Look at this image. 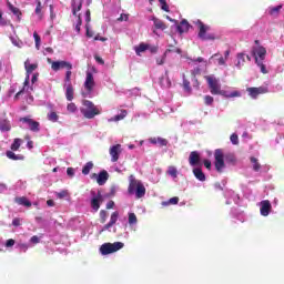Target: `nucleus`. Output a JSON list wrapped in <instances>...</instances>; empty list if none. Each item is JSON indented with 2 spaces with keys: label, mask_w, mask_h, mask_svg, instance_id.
Wrapping results in <instances>:
<instances>
[{
  "label": "nucleus",
  "mask_w": 284,
  "mask_h": 284,
  "mask_svg": "<svg viewBox=\"0 0 284 284\" xmlns=\"http://www.w3.org/2000/svg\"><path fill=\"white\" fill-rule=\"evenodd\" d=\"M55 196L57 199H65V196H68V191L67 190L60 191L55 193Z\"/></svg>",
  "instance_id": "obj_59"
},
{
  "label": "nucleus",
  "mask_w": 284,
  "mask_h": 284,
  "mask_svg": "<svg viewBox=\"0 0 284 284\" xmlns=\"http://www.w3.org/2000/svg\"><path fill=\"white\" fill-rule=\"evenodd\" d=\"M149 142L152 143V145H159V148H165V145H168V140L163 138H151Z\"/></svg>",
  "instance_id": "obj_27"
},
{
  "label": "nucleus",
  "mask_w": 284,
  "mask_h": 284,
  "mask_svg": "<svg viewBox=\"0 0 284 284\" xmlns=\"http://www.w3.org/2000/svg\"><path fill=\"white\" fill-rule=\"evenodd\" d=\"M48 121H51V123H57L59 121V114L57 112L52 111L48 113L47 115Z\"/></svg>",
  "instance_id": "obj_42"
},
{
  "label": "nucleus",
  "mask_w": 284,
  "mask_h": 284,
  "mask_svg": "<svg viewBox=\"0 0 284 284\" xmlns=\"http://www.w3.org/2000/svg\"><path fill=\"white\" fill-rule=\"evenodd\" d=\"M41 242V240L39 239V236H37V235H33L31 239H30V243L32 244V245H37L38 243H40Z\"/></svg>",
  "instance_id": "obj_63"
},
{
  "label": "nucleus",
  "mask_w": 284,
  "mask_h": 284,
  "mask_svg": "<svg viewBox=\"0 0 284 284\" xmlns=\"http://www.w3.org/2000/svg\"><path fill=\"white\" fill-rule=\"evenodd\" d=\"M134 50H135V54H138V57H141V52H145V50H150V44H145L142 42L138 47H135Z\"/></svg>",
  "instance_id": "obj_36"
},
{
  "label": "nucleus",
  "mask_w": 284,
  "mask_h": 284,
  "mask_svg": "<svg viewBox=\"0 0 284 284\" xmlns=\"http://www.w3.org/2000/svg\"><path fill=\"white\" fill-rule=\"evenodd\" d=\"M22 144H23V140L16 138L11 144V151L17 152Z\"/></svg>",
  "instance_id": "obj_37"
},
{
  "label": "nucleus",
  "mask_w": 284,
  "mask_h": 284,
  "mask_svg": "<svg viewBox=\"0 0 284 284\" xmlns=\"http://www.w3.org/2000/svg\"><path fill=\"white\" fill-rule=\"evenodd\" d=\"M113 224H111L110 222L108 224H105L100 231L99 234H103V232L108 231L110 232V230L112 229Z\"/></svg>",
  "instance_id": "obj_57"
},
{
  "label": "nucleus",
  "mask_w": 284,
  "mask_h": 284,
  "mask_svg": "<svg viewBox=\"0 0 284 284\" xmlns=\"http://www.w3.org/2000/svg\"><path fill=\"white\" fill-rule=\"evenodd\" d=\"M168 74H169V71L165 70V77H161L159 81V84L161 85V88H164L165 90L172 87V82L170 81V77Z\"/></svg>",
  "instance_id": "obj_23"
},
{
  "label": "nucleus",
  "mask_w": 284,
  "mask_h": 284,
  "mask_svg": "<svg viewBox=\"0 0 284 284\" xmlns=\"http://www.w3.org/2000/svg\"><path fill=\"white\" fill-rule=\"evenodd\" d=\"M33 39L36 41V48H37V50H39V48L41 47V37H39V33L34 32Z\"/></svg>",
  "instance_id": "obj_52"
},
{
  "label": "nucleus",
  "mask_w": 284,
  "mask_h": 284,
  "mask_svg": "<svg viewBox=\"0 0 284 284\" xmlns=\"http://www.w3.org/2000/svg\"><path fill=\"white\" fill-rule=\"evenodd\" d=\"M113 224H111L110 222L108 224H105L100 231L99 234H103V232L108 231L110 232V230L112 229Z\"/></svg>",
  "instance_id": "obj_56"
},
{
  "label": "nucleus",
  "mask_w": 284,
  "mask_h": 284,
  "mask_svg": "<svg viewBox=\"0 0 284 284\" xmlns=\"http://www.w3.org/2000/svg\"><path fill=\"white\" fill-rule=\"evenodd\" d=\"M141 148V145H143V140L141 141H135V144H129V150H134V148Z\"/></svg>",
  "instance_id": "obj_61"
},
{
  "label": "nucleus",
  "mask_w": 284,
  "mask_h": 284,
  "mask_svg": "<svg viewBox=\"0 0 284 284\" xmlns=\"http://www.w3.org/2000/svg\"><path fill=\"white\" fill-rule=\"evenodd\" d=\"M168 174L169 176L176 179V176H179V171L176 170V166H169Z\"/></svg>",
  "instance_id": "obj_45"
},
{
  "label": "nucleus",
  "mask_w": 284,
  "mask_h": 284,
  "mask_svg": "<svg viewBox=\"0 0 284 284\" xmlns=\"http://www.w3.org/2000/svg\"><path fill=\"white\" fill-rule=\"evenodd\" d=\"M94 74L92 73V71L88 70L87 71V78L84 81V90L82 91V97H84V99H92V92H94Z\"/></svg>",
  "instance_id": "obj_6"
},
{
  "label": "nucleus",
  "mask_w": 284,
  "mask_h": 284,
  "mask_svg": "<svg viewBox=\"0 0 284 284\" xmlns=\"http://www.w3.org/2000/svg\"><path fill=\"white\" fill-rule=\"evenodd\" d=\"M91 199H90V206L93 212H99L101 207V203H103V195H101V191H94L92 190L90 192Z\"/></svg>",
  "instance_id": "obj_9"
},
{
  "label": "nucleus",
  "mask_w": 284,
  "mask_h": 284,
  "mask_svg": "<svg viewBox=\"0 0 284 284\" xmlns=\"http://www.w3.org/2000/svg\"><path fill=\"white\" fill-rule=\"evenodd\" d=\"M183 89L185 92H192V87H190V81L185 79V74H183Z\"/></svg>",
  "instance_id": "obj_51"
},
{
  "label": "nucleus",
  "mask_w": 284,
  "mask_h": 284,
  "mask_svg": "<svg viewBox=\"0 0 284 284\" xmlns=\"http://www.w3.org/2000/svg\"><path fill=\"white\" fill-rule=\"evenodd\" d=\"M14 202L18 205H23L24 207H32V202H30V200H28V197H26V196L16 197Z\"/></svg>",
  "instance_id": "obj_30"
},
{
  "label": "nucleus",
  "mask_w": 284,
  "mask_h": 284,
  "mask_svg": "<svg viewBox=\"0 0 284 284\" xmlns=\"http://www.w3.org/2000/svg\"><path fill=\"white\" fill-rule=\"evenodd\" d=\"M81 113L84 119H94V116H99V114H101V108L94 105L90 100H84Z\"/></svg>",
  "instance_id": "obj_5"
},
{
  "label": "nucleus",
  "mask_w": 284,
  "mask_h": 284,
  "mask_svg": "<svg viewBox=\"0 0 284 284\" xmlns=\"http://www.w3.org/2000/svg\"><path fill=\"white\" fill-rule=\"evenodd\" d=\"M72 70H67L64 85H72Z\"/></svg>",
  "instance_id": "obj_46"
},
{
  "label": "nucleus",
  "mask_w": 284,
  "mask_h": 284,
  "mask_svg": "<svg viewBox=\"0 0 284 284\" xmlns=\"http://www.w3.org/2000/svg\"><path fill=\"white\" fill-rule=\"evenodd\" d=\"M11 42L16 45V48H23V42L21 40H18L17 38L11 37Z\"/></svg>",
  "instance_id": "obj_54"
},
{
  "label": "nucleus",
  "mask_w": 284,
  "mask_h": 284,
  "mask_svg": "<svg viewBox=\"0 0 284 284\" xmlns=\"http://www.w3.org/2000/svg\"><path fill=\"white\" fill-rule=\"evenodd\" d=\"M92 168H94V163L87 162L85 165L82 168V174H84V176H88V174H90Z\"/></svg>",
  "instance_id": "obj_40"
},
{
  "label": "nucleus",
  "mask_w": 284,
  "mask_h": 284,
  "mask_svg": "<svg viewBox=\"0 0 284 284\" xmlns=\"http://www.w3.org/2000/svg\"><path fill=\"white\" fill-rule=\"evenodd\" d=\"M118 221H119V213H118V211H115V212H113V213L111 214V217H110L109 223H110L111 225H115Z\"/></svg>",
  "instance_id": "obj_49"
},
{
  "label": "nucleus",
  "mask_w": 284,
  "mask_h": 284,
  "mask_svg": "<svg viewBox=\"0 0 284 284\" xmlns=\"http://www.w3.org/2000/svg\"><path fill=\"white\" fill-rule=\"evenodd\" d=\"M83 1H85L87 6H90L92 3V0H72V12L74 17H77V13L81 11Z\"/></svg>",
  "instance_id": "obj_18"
},
{
  "label": "nucleus",
  "mask_w": 284,
  "mask_h": 284,
  "mask_svg": "<svg viewBox=\"0 0 284 284\" xmlns=\"http://www.w3.org/2000/svg\"><path fill=\"white\" fill-rule=\"evenodd\" d=\"M128 116V111L122 110L120 114L109 119V123L116 122V121H123Z\"/></svg>",
  "instance_id": "obj_35"
},
{
  "label": "nucleus",
  "mask_w": 284,
  "mask_h": 284,
  "mask_svg": "<svg viewBox=\"0 0 284 284\" xmlns=\"http://www.w3.org/2000/svg\"><path fill=\"white\" fill-rule=\"evenodd\" d=\"M37 68H39V64L32 63L30 61V59H27L24 61V70L27 72V75L24 79L23 88L16 94V99H19V97H21V94H23V92H27V94H30V92H32L33 88H32V85H30V74H32V72H34V70H37Z\"/></svg>",
  "instance_id": "obj_3"
},
{
  "label": "nucleus",
  "mask_w": 284,
  "mask_h": 284,
  "mask_svg": "<svg viewBox=\"0 0 284 284\" xmlns=\"http://www.w3.org/2000/svg\"><path fill=\"white\" fill-rule=\"evenodd\" d=\"M246 92L248 93V97H251V99H258L260 94H267V88L266 87H260V88H247Z\"/></svg>",
  "instance_id": "obj_15"
},
{
  "label": "nucleus",
  "mask_w": 284,
  "mask_h": 284,
  "mask_svg": "<svg viewBox=\"0 0 284 284\" xmlns=\"http://www.w3.org/2000/svg\"><path fill=\"white\" fill-rule=\"evenodd\" d=\"M176 31L180 34H183L184 32H189L190 31V22H187V20L183 19L180 24L176 26Z\"/></svg>",
  "instance_id": "obj_24"
},
{
  "label": "nucleus",
  "mask_w": 284,
  "mask_h": 284,
  "mask_svg": "<svg viewBox=\"0 0 284 284\" xmlns=\"http://www.w3.org/2000/svg\"><path fill=\"white\" fill-rule=\"evenodd\" d=\"M123 247H125L123 242L104 243L100 246V254L108 256V254H114V252H119V250H123Z\"/></svg>",
  "instance_id": "obj_8"
},
{
  "label": "nucleus",
  "mask_w": 284,
  "mask_h": 284,
  "mask_svg": "<svg viewBox=\"0 0 284 284\" xmlns=\"http://www.w3.org/2000/svg\"><path fill=\"white\" fill-rule=\"evenodd\" d=\"M214 165L216 172H223L225 170V161L226 163H235L236 162V156L233 153H226L223 154V150L216 149L214 152Z\"/></svg>",
  "instance_id": "obj_1"
},
{
  "label": "nucleus",
  "mask_w": 284,
  "mask_h": 284,
  "mask_svg": "<svg viewBox=\"0 0 284 284\" xmlns=\"http://www.w3.org/2000/svg\"><path fill=\"white\" fill-rule=\"evenodd\" d=\"M116 192H119V186H111L110 192L106 194L108 199H112L113 196H116Z\"/></svg>",
  "instance_id": "obj_50"
},
{
  "label": "nucleus",
  "mask_w": 284,
  "mask_h": 284,
  "mask_svg": "<svg viewBox=\"0 0 284 284\" xmlns=\"http://www.w3.org/2000/svg\"><path fill=\"white\" fill-rule=\"evenodd\" d=\"M252 57L257 65L260 68L262 74H267V69L265 68V58L267 57V49L263 45H254L252 48Z\"/></svg>",
  "instance_id": "obj_2"
},
{
  "label": "nucleus",
  "mask_w": 284,
  "mask_h": 284,
  "mask_svg": "<svg viewBox=\"0 0 284 284\" xmlns=\"http://www.w3.org/2000/svg\"><path fill=\"white\" fill-rule=\"evenodd\" d=\"M257 207H260L261 216H270L272 212V202L270 200H262L257 203Z\"/></svg>",
  "instance_id": "obj_13"
},
{
  "label": "nucleus",
  "mask_w": 284,
  "mask_h": 284,
  "mask_svg": "<svg viewBox=\"0 0 284 284\" xmlns=\"http://www.w3.org/2000/svg\"><path fill=\"white\" fill-rule=\"evenodd\" d=\"M84 19H85L87 37H89V39H92V37H94V31H92L90 29L91 18H90V10L89 9L85 11Z\"/></svg>",
  "instance_id": "obj_22"
},
{
  "label": "nucleus",
  "mask_w": 284,
  "mask_h": 284,
  "mask_svg": "<svg viewBox=\"0 0 284 284\" xmlns=\"http://www.w3.org/2000/svg\"><path fill=\"white\" fill-rule=\"evenodd\" d=\"M152 21L155 30H165L168 28L165 23L159 18H152Z\"/></svg>",
  "instance_id": "obj_34"
},
{
  "label": "nucleus",
  "mask_w": 284,
  "mask_h": 284,
  "mask_svg": "<svg viewBox=\"0 0 284 284\" xmlns=\"http://www.w3.org/2000/svg\"><path fill=\"white\" fill-rule=\"evenodd\" d=\"M224 196L226 199V205H232V203H235V205H239V201H241V197L239 194H236L234 191L229 190L224 193Z\"/></svg>",
  "instance_id": "obj_17"
},
{
  "label": "nucleus",
  "mask_w": 284,
  "mask_h": 284,
  "mask_svg": "<svg viewBox=\"0 0 284 284\" xmlns=\"http://www.w3.org/2000/svg\"><path fill=\"white\" fill-rule=\"evenodd\" d=\"M17 250H19L20 252H28V248L30 247V244L27 243H18L16 245Z\"/></svg>",
  "instance_id": "obj_48"
},
{
  "label": "nucleus",
  "mask_w": 284,
  "mask_h": 284,
  "mask_svg": "<svg viewBox=\"0 0 284 284\" xmlns=\"http://www.w3.org/2000/svg\"><path fill=\"white\" fill-rule=\"evenodd\" d=\"M179 204V197L174 196L171 197L169 201L162 202L163 207H168V205H178Z\"/></svg>",
  "instance_id": "obj_41"
},
{
  "label": "nucleus",
  "mask_w": 284,
  "mask_h": 284,
  "mask_svg": "<svg viewBox=\"0 0 284 284\" xmlns=\"http://www.w3.org/2000/svg\"><path fill=\"white\" fill-rule=\"evenodd\" d=\"M245 58L247 59V61L252 60V58H250V55H247L245 52L237 53V62L235 63V67H237L239 70H241V68L245 65Z\"/></svg>",
  "instance_id": "obj_21"
},
{
  "label": "nucleus",
  "mask_w": 284,
  "mask_h": 284,
  "mask_svg": "<svg viewBox=\"0 0 284 284\" xmlns=\"http://www.w3.org/2000/svg\"><path fill=\"white\" fill-rule=\"evenodd\" d=\"M195 23L199 28L197 37L201 41H214L216 39L214 33H207L210 32V26L204 24L201 20H197Z\"/></svg>",
  "instance_id": "obj_7"
},
{
  "label": "nucleus",
  "mask_w": 284,
  "mask_h": 284,
  "mask_svg": "<svg viewBox=\"0 0 284 284\" xmlns=\"http://www.w3.org/2000/svg\"><path fill=\"white\" fill-rule=\"evenodd\" d=\"M189 163L192 168L199 165L201 163V154H199V151H192L189 156Z\"/></svg>",
  "instance_id": "obj_20"
},
{
  "label": "nucleus",
  "mask_w": 284,
  "mask_h": 284,
  "mask_svg": "<svg viewBox=\"0 0 284 284\" xmlns=\"http://www.w3.org/2000/svg\"><path fill=\"white\" fill-rule=\"evenodd\" d=\"M20 123H23L31 132H41V124L32 119L30 115L20 118Z\"/></svg>",
  "instance_id": "obj_10"
},
{
  "label": "nucleus",
  "mask_w": 284,
  "mask_h": 284,
  "mask_svg": "<svg viewBox=\"0 0 284 284\" xmlns=\"http://www.w3.org/2000/svg\"><path fill=\"white\" fill-rule=\"evenodd\" d=\"M230 216L231 219H236V221H240L241 223H245V213L239 209H231Z\"/></svg>",
  "instance_id": "obj_19"
},
{
  "label": "nucleus",
  "mask_w": 284,
  "mask_h": 284,
  "mask_svg": "<svg viewBox=\"0 0 284 284\" xmlns=\"http://www.w3.org/2000/svg\"><path fill=\"white\" fill-rule=\"evenodd\" d=\"M6 156L9 158L11 161H23L24 156L21 154H16L14 151H7Z\"/></svg>",
  "instance_id": "obj_33"
},
{
  "label": "nucleus",
  "mask_w": 284,
  "mask_h": 284,
  "mask_svg": "<svg viewBox=\"0 0 284 284\" xmlns=\"http://www.w3.org/2000/svg\"><path fill=\"white\" fill-rule=\"evenodd\" d=\"M193 174L197 181H201L202 183L205 182V173H203V170H201V168H194Z\"/></svg>",
  "instance_id": "obj_32"
},
{
  "label": "nucleus",
  "mask_w": 284,
  "mask_h": 284,
  "mask_svg": "<svg viewBox=\"0 0 284 284\" xmlns=\"http://www.w3.org/2000/svg\"><path fill=\"white\" fill-rule=\"evenodd\" d=\"M37 81H39V73H32L31 77V87L33 88L34 83H37Z\"/></svg>",
  "instance_id": "obj_64"
},
{
  "label": "nucleus",
  "mask_w": 284,
  "mask_h": 284,
  "mask_svg": "<svg viewBox=\"0 0 284 284\" xmlns=\"http://www.w3.org/2000/svg\"><path fill=\"white\" fill-rule=\"evenodd\" d=\"M128 223L130 227H132L133 225H136V223H139V219L136 217V214L130 212L128 217Z\"/></svg>",
  "instance_id": "obj_39"
},
{
  "label": "nucleus",
  "mask_w": 284,
  "mask_h": 284,
  "mask_svg": "<svg viewBox=\"0 0 284 284\" xmlns=\"http://www.w3.org/2000/svg\"><path fill=\"white\" fill-rule=\"evenodd\" d=\"M91 179H95L98 185H103L104 183H108L110 174L108 173V171L103 170L99 174L93 173Z\"/></svg>",
  "instance_id": "obj_16"
},
{
  "label": "nucleus",
  "mask_w": 284,
  "mask_h": 284,
  "mask_svg": "<svg viewBox=\"0 0 284 284\" xmlns=\"http://www.w3.org/2000/svg\"><path fill=\"white\" fill-rule=\"evenodd\" d=\"M217 58V65H227V60L225 58H223V55H220L219 53H215L212 58L216 59Z\"/></svg>",
  "instance_id": "obj_44"
},
{
  "label": "nucleus",
  "mask_w": 284,
  "mask_h": 284,
  "mask_svg": "<svg viewBox=\"0 0 284 284\" xmlns=\"http://www.w3.org/2000/svg\"><path fill=\"white\" fill-rule=\"evenodd\" d=\"M48 63L51 64V70L53 72H59V70H72V63L68 61H52V59H48Z\"/></svg>",
  "instance_id": "obj_12"
},
{
  "label": "nucleus",
  "mask_w": 284,
  "mask_h": 284,
  "mask_svg": "<svg viewBox=\"0 0 284 284\" xmlns=\"http://www.w3.org/2000/svg\"><path fill=\"white\" fill-rule=\"evenodd\" d=\"M250 163L253 172H261L262 165L256 156H250Z\"/></svg>",
  "instance_id": "obj_26"
},
{
  "label": "nucleus",
  "mask_w": 284,
  "mask_h": 284,
  "mask_svg": "<svg viewBox=\"0 0 284 284\" xmlns=\"http://www.w3.org/2000/svg\"><path fill=\"white\" fill-rule=\"evenodd\" d=\"M170 52H172V50L166 49L162 57L156 58V64L158 65H163V63H165V59H168V55L170 54Z\"/></svg>",
  "instance_id": "obj_38"
},
{
  "label": "nucleus",
  "mask_w": 284,
  "mask_h": 284,
  "mask_svg": "<svg viewBox=\"0 0 284 284\" xmlns=\"http://www.w3.org/2000/svg\"><path fill=\"white\" fill-rule=\"evenodd\" d=\"M75 31L78 33L81 32V14L78 16V21H77V24H75Z\"/></svg>",
  "instance_id": "obj_62"
},
{
  "label": "nucleus",
  "mask_w": 284,
  "mask_h": 284,
  "mask_svg": "<svg viewBox=\"0 0 284 284\" xmlns=\"http://www.w3.org/2000/svg\"><path fill=\"white\" fill-rule=\"evenodd\" d=\"M128 192L131 196H135V199H143L145 196V185H143L141 180H136L134 175H130Z\"/></svg>",
  "instance_id": "obj_4"
},
{
  "label": "nucleus",
  "mask_w": 284,
  "mask_h": 284,
  "mask_svg": "<svg viewBox=\"0 0 284 284\" xmlns=\"http://www.w3.org/2000/svg\"><path fill=\"white\" fill-rule=\"evenodd\" d=\"M283 9V6H276V7H268L266 9V14H270L271 17H278V12Z\"/></svg>",
  "instance_id": "obj_31"
},
{
  "label": "nucleus",
  "mask_w": 284,
  "mask_h": 284,
  "mask_svg": "<svg viewBox=\"0 0 284 284\" xmlns=\"http://www.w3.org/2000/svg\"><path fill=\"white\" fill-rule=\"evenodd\" d=\"M128 97H139L141 94V90L139 88L131 89L126 91Z\"/></svg>",
  "instance_id": "obj_47"
},
{
  "label": "nucleus",
  "mask_w": 284,
  "mask_h": 284,
  "mask_svg": "<svg viewBox=\"0 0 284 284\" xmlns=\"http://www.w3.org/2000/svg\"><path fill=\"white\" fill-rule=\"evenodd\" d=\"M161 3V8L162 10H164V12H170V7H168V2H165V0H159Z\"/></svg>",
  "instance_id": "obj_60"
},
{
  "label": "nucleus",
  "mask_w": 284,
  "mask_h": 284,
  "mask_svg": "<svg viewBox=\"0 0 284 284\" xmlns=\"http://www.w3.org/2000/svg\"><path fill=\"white\" fill-rule=\"evenodd\" d=\"M217 94H220L221 97H225V99H234L236 97H241V92H239V91L227 92V91L221 90V89Z\"/></svg>",
  "instance_id": "obj_29"
},
{
  "label": "nucleus",
  "mask_w": 284,
  "mask_h": 284,
  "mask_svg": "<svg viewBox=\"0 0 284 284\" xmlns=\"http://www.w3.org/2000/svg\"><path fill=\"white\" fill-rule=\"evenodd\" d=\"M204 103L205 105H212V103H214V98L212 95H205Z\"/></svg>",
  "instance_id": "obj_55"
},
{
  "label": "nucleus",
  "mask_w": 284,
  "mask_h": 284,
  "mask_svg": "<svg viewBox=\"0 0 284 284\" xmlns=\"http://www.w3.org/2000/svg\"><path fill=\"white\" fill-rule=\"evenodd\" d=\"M211 94L217 95L221 92V81L214 75L205 77Z\"/></svg>",
  "instance_id": "obj_11"
},
{
  "label": "nucleus",
  "mask_w": 284,
  "mask_h": 284,
  "mask_svg": "<svg viewBox=\"0 0 284 284\" xmlns=\"http://www.w3.org/2000/svg\"><path fill=\"white\" fill-rule=\"evenodd\" d=\"M67 111L69 112V114H77V112H79V108H77V104L71 102L67 105Z\"/></svg>",
  "instance_id": "obj_43"
},
{
  "label": "nucleus",
  "mask_w": 284,
  "mask_h": 284,
  "mask_svg": "<svg viewBox=\"0 0 284 284\" xmlns=\"http://www.w3.org/2000/svg\"><path fill=\"white\" fill-rule=\"evenodd\" d=\"M64 90L67 101H72L74 99V88L72 84H64Z\"/></svg>",
  "instance_id": "obj_28"
},
{
  "label": "nucleus",
  "mask_w": 284,
  "mask_h": 284,
  "mask_svg": "<svg viewBox=\"0 0 284 284\" xmlns=\"http://www.w3.org/2000/svg\"><path fill=\"white\" fill-rule=\"evenodd\" d=\"M123 152V148L121 144L112 145L109 150V154L111 156V162L116 163L119 161V156H121V153Z\"/></svg>",
  "instance_id": "obj_14"
},
{
  "label": "nucleus",
  "mask_w": 284,
  "mask_h": 284,
  "mask_svg": "<svg viewBox=\"0 0 284 284\" xmlns=\"http://www.w3.org/2000/svg\"><path fill=\"white\" fill-rule=\"evenodd\" d=\"M100 219H101V223H105V221H108V211L101 210L100 211Z\"/></svg>",
  "instance_id": "obj_53"
},
{
  "label": "nucleus",
  "mask_w": 284,
  "mask_h": 284,
  "mask_svg": "<svg viewBox=\"0 0 284 284\" xmlns=\"http://www.w3.org/2000/svg\"><path fill=\"white\" fill-rule=\"evenodd\" d=\"M230 140H231V143H233V145H239V135L236 133H233Z\"/></svg>",
  "instance_id": "obj_58"
},
{
  "label": "nucleus",
  "mask_w": 284,
  "mask_h": 284,
  "mask_svg": "<svg viewBox=\"0 0 284 284\" xmlns=\"http://www.w3.org/2000/svg\"><path fill=\"white\" fill-rule=\"evenodd\" d=\"M10 130H12V124L10 123V120L6 118L0 119V131L10 132Z\"/></svg>",
  "instance_id": "obj_25"
}]
</instances>
